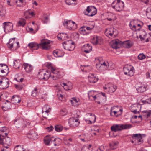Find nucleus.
<instances>
[{
    "label": "nucleus",
    "mask_w": 151,
    "mask_h": 151,
    "mask_svg": "<svg viewBox=\"0 0 151 151\" xmlns=\"http://www.w3.org/2000/svg\"><path fill=\"white\" fill-rule=\"evenodd\" d=\"M28 46L32 50H37L39 47L47 50L50 49L51 48L50 43L48 41L45 40L42 41L39 44L35 42H30L29 43Z\"/></svg>",
    "instance_id": "1"
},
{
    "label": "nucleus",
    "mask_w": 151,
    "mask_h": 151,
    "mask_svg": "<svg viewBox=\"0 0 151 151\" xmlns=\"http://www.w3.org/2000/svg\"><path fill=\"white\" fill-rule=\"evenodd\" d=\"M45 71L43 69L40 70L38 73V77L39 78L42 80H47L50 77L52 78V73L50 70Z\"/></svg>",
    "instance_id": "2"
},
{
    "label": "nucleus",
    "mask_w": 151,
    "mask_h": 151,
    "mask_svg": "<svg viewBox=\"0 0 151 151\" xmlns=\"http://www.w3.org/2000/svg\"><path fill=\"white\" fill-rule=\"evenodd\" d=\"M111 6L116 11L120 12L123 10L124 4L121 0H115L112 3Z\"/></svg>",
    "instance_id": "3"
},
{
    "label": "nucleus",
    "mask_w": 151,
    "mask_h": 151,
    "mask_svg": "<svg viewBox=\"0 0 151 151\" xmlns=\"http://www.w3.org/2000/svg\"><path fill=\"white\" fill-rule=\"evenodd\" d=\"M132 126V125L131 124H114L111 126V129L112 131L116 132L122 129L131 128Z\"/></svg>",
    "instance_id": "4"
},
{
    "label": "nucleus",
    "mask_w": 151,
    "mask_h": 151,
    "mask_svg": "<svg viewBox=\"0 0 151 151\" xmlns=\"http://www.w3.org/2000/svg\"><path fill=\"white\" fill-rule=\"evenodd\" d=\"M48 69L50 70L52 73V78L54 80H56L59 78H61L62 77L60 75L59 71L54 68L50 64L47 67Z\"/></svg>",
    "instance_id": "5"
},
{
    "label": "nucleus",
    "mask_w": 151,
    "mask_h": 151,
    "mask_svg": "<svg viewBox=\"0 0 151 151\" xmlns=\"http://www.w3.org/2000/svg\"><path fill=\"white\" fill-rule=\"evenodd\" d=\"M97 12V10L96 7L94 6H88L84 13L86 15L89 17H92L95 15Z\"/></svg>",
    "instance_id": "6"
},
{
    "label": "nucleus",
    "mask_w": 151,
    "mask_h": 151,
    "mask_svg": "<svg viewBox=\"0 0 151 151\" xmlns=\"http://www.w3.org/2000/svg\"><path fill=\"white\" fill-rule=\"evenodd\" d=\"M63 44L64 48L68 50L72 51L75 47L74 43L71 40H68L64 42Z\"/></svg>",
    "instance_id": "7"
},
{
    "label": "nucleus",
    "mask_w": 151,
    "mask_h": 151,
    "mask_svg": "<svg viewBox=\"0 0 151 151\" xmlns=\"http://www.w3.org/2000/svg\"><path fill=\"white\" fill-rule=\"evenodd\" d=\"M123 70L124 74L128 76H131L134 75V69L131 65H126L123 68Z\"/></svg>",
    "instance_id": "8"
},
{
    "label": "nucleus",
    "mask_w": 151,
    "mask_h": 151,
    "mask_svg": "<svg viewBox=\"0 0 151 151\" xmlns=\"http://www.w3.org/2000/svg\"><path fill=\"white\" fill-rule=\"evenodd\" d=\"M144 134H133L132 136V137L135 141V145H139L142 143L143 142L142 139V136H145Z\"/></svg>",
    "instance_id": "9"
},
{
    "label": "nucleus",
    "mask_w": 151,
    "mask_h": 151,
    "mask_svg": "<svg viewBox=\"0 0 151 151\" xmlns=\"http://www.w3.org/2000/svg\"><path fill=\"white\" fill-rule=\"evenodd\" d=\"M3 28L6 33L12 32L13 30V24L10 22H5L3 23Z\"/></svg>",
    "instance_id": "10"
},
{
    "label": "nucleus",
    "mask_w": 151,
    "mask_h": 151,
    "mask_svg": "<svg viewBox=\"0 0 151 151\" xmlns=\"http://www.w3.org/2000/svg\"><path fill=\"white\" fill-rule=\"evenodd\" d=\"M68 123L69 126L70 127L75 128L78 126L80 123V122L78 118L71 117L69 119Z\"/></svg>",
    "instance_id": "11"
},
{
    "label": "nucleus",
    "mask_w": 151,
    "mask_h": 151,
    "mask_svg": "<svg viewBox=\"0 0 151 151\" xmlns=\"http://www.w3.org/2000/svg\"><path fill=\"white\" fill-rule=\"evenodd\" d=\"M8 133H4L5 136L3 140V143L2 145L4 146L5 148L7 149L9 148V146L11 144V141L10 138L6 137L8 134Z\"/></svg>",
    "instance_id": "12"
},
{
    "label": "nucleus",
    "mask_w": 151,
    "mask_h": 151,
    "mask_svg": "<svg viewBox=\"0 0 151 151\" xmlns=\"http://www.w3.org/2000/svg\"><path fill=\"white\" fill-rule=\"evenodd\" d=\"M118 106H114L111 108L110 110V114L111 116H115L116 117L119 116V115H120L122 114V109H120L118 111H113L116 108H117Z\"/></svg>",
    "instance_id": "13"
},
{
    "label": "nucleus",
    "mask_w": 151,
    "mask_h": 151,
    "mask_svg": "<svg viewBox=\"0 0 151 151\" xmlns=\"http://www.w3.org/2000/svg\"><path fill=\"white\" fill-rule=\"evenodd\" d=\"M91 42L94 45H101L102 43V39L100 36L95 35L91 40Z\"/></svg>",
    "instance_id": "14"
},
{
    "label": "nucleus",
    "mask_w": 151,
    "mask_h": 151,
    "mask_svg": "<svg viewBox=\"0 0 151 151\" xmlns=\"http://www.w3.org/2000/svg\"><path fill=\"white\" fill-rule=\"evenodd\" d=\"M74 140L72 137H67L64 138L63 142L65 145L70 146H73L74 145Z\"/></svg>",
    "instance_id": "15"
},
{
    "label": "nucleus",
    "mask_w": 151,
    "mask_h": 151,
    "mask_svg": "<svg viewBox=\"0 0 151 151\" xmlns=\"http://www.w3.org/2000/svg\"><path fill=\"white\" fill-rule=\"evenodd\" d=\"M73 23H75V22L71 20H64L63 22V24L65 28L69 30H72Z\"/></svg>",
    "instance_id": "16"
},
{
    "label": "nucleus",
    "mask_w": 151,
    "mask_h": 151,
    "mask_svg": "<svg viewBox=\"0 0 151 151\" xmlns=\"http://www.w3.org/2000/svg\"><path fill=\"white\" fill-rule=\"evenodd\" d=\"M15 38L10 39L9 42L7 43V45L8 47L10 49H12L13 48V45L14 44H17V48H19V42H16L15 41Z\"/></svg>",
    "instance_id": "17"
},
{
    "label": "nucleus",
    "mask_w": 151,
    "mask_h": 151,
    "mask_svg": "<svg viewBox=\"0 0 151 151\" xmlns=\"http://www.w3.org/2000/svg\"><path fill=\"white\" fill-rule=\"evenodd\" d=\"M142 116L145 120L151 119V110H144L142 112Z\"/></svg>",
    "instance_id": "18"
},
{
    "label": "nucleus",
    "mask_w": 151,
    "mask_h": 151,
    "mask_svg": "<svg viewBox=\"0 0 151 151\" xmlns=\"http://www.w3.org/2000/svg\"><path fill=\"white\" fill-rule=\"evenodd\" d=\"M59 140V138H56L53 137H46L44 139V143L47 145H49L50 142L52 143L53 142L58 141Z\"/></svg>",
    "instance_id": "19"
},
{
    "label": "nucleus",
    "mask_w": 151,
    "mask_h": 151,
    "mask_svg": "<svg viewBox=\"0 0 151 151\" xmlns=\"http://www.w3.org/2000/svg\"><path fill=\"white\" fill-rule=\"evenodd\" d=\"M89 81L91 83H95L98 80V78L93 73L90 74L88 76Z\"/></svg>",
    "instance_id": "20"
},
{
    "label": "nucleus",
    "mask_w": 151,
    "mask_h": 151,
    "mask_svg": "<svg viewBox=\"0 0 151 151\" xmlns=\"http://www.w3.org/2000/svg\"><path fill=\"white\" fill-rule=\"evenodd\" d=\"M22 67L24 68L26 72L27 73L31 72L33 69L32 66L31 65L25 63H23Z\"/></svg>",
    "instance_id": "21"
},
{
    "label": "nucleus",
    "mask_w": 151,
    "mask_h": 151,
    "mask_svg": "<svg viewBox=\"0 0 151 151\" xmlns=\"http://www.w3.org/2000/svg\"><path fill=\"white\" fill-rule=\"evenodd\" d=\"M115 30H116V29H114L113 28H110L106 29L105 33L106 36L110 37L114 35Z\"/></svg>",
    "instance_id": "22"
},
{
    "label": "nucleus",
    "mask_w": 151,
    "mask_h": 151,
    "mask_svg": "<svg viewBox=\"0 0 151 151\" xmlns=\"http://www.w3.org/2000/svg\"><path fill=\"white\" fill-rule=\"evenodd\" d=\"M9 82L8 79L6 78L3 79V83L1 86L3 89H6L9 87Z\"/></svg>",
    "instance_id": "23"
},
{
    "label": "nucleus",
    "mask_w": 151,
    "mask_h": 151,
    "mask_svg": "<svg viewBox=\"0 0 151 151\" xmlns=\"http://www.w3.org/2000/svg\"><path fill=\"white\" fill-rule=\"evenodd\" d=\"M147 87V85L143 84H141L136 89L138 92H144L146 90Z\"/></svg>",
    "instance_id": "24"
},
{
    "label": "nucleus",
    "mask_w": 151,
    "mask_h": 151,
    "mask_svg": "<svg viewBox=\"0 0 151 151\" xmlns=\"http://www.w3.org/2000/svg\"><path fill=\"white\" fill-rule=\"evenodd\" d=\"M51 111V109L49 106L47 105H45L42 108V112L43 114H47L48 115V113Z\"/></svg>",
    "instance_id": "25"
},
{
    "label": "nucleus",
    "mask_w": 151,
    "mask_h": 151,
    "mask_svg": "<svg viewBox=\"0 0 151 151\" xmlns=\"http://www.w3.org/2000/svg\"><path fill=\"white\" fill-rule=\"evenodd\" d=\"M37 133H35L34 130H32L30 131L28 137L31 139H34L37 138Z\"/></svg>",
    "instance_id": "26"
},
{
    "label": "nucleus",
    "mask_w": 151,
    "mask_h": 151,
    "mask_svg": "<svg viewBox=\"0 0 151 151\" xmlns=\"http://www.w3.org/2000/svg\"><path fill=\"white\" fill-rule=\"evenodd\" d=\"M85 49L84 52L86 53L90 52L92 50V47L90 46L89 44H87L84 45Z\"/></svg>",
    "instance_id": "27"
},
{
    "label": "nucleus",
    "mask_w": 151,
    "mask_h": 151,
    "mask_svg": "<svg viewBox=\"0 0 151 151\" xmlns=\"http://www.w3.org/2000/svg\"><path fill=\"white\" fill-rule=\"evenodd\" d=\"M138 106H140L136 104L132 105L131 106V111L134 114L137 113L138 110L137 108H138Z\"/></svg>",
    "instance_id": "28"
},
{
    "label": "nucleus",
    "mask_w": 151,
    "mask_h": 151,
    "mask_svg": "<svg viewBox=\"0 0 151 151\" xmlns=\"http://www.w3.org/2000/svg\"><path fill=\"white\" fill-rule=\"evenodd\" d=\"M6 11L5 7L1 4H0V16H4L6 14Z\"/></svg>",
    "instance_id": "29"
},
{
    "label": "nucleus",
    "mask_w": 151,
    "mask_h": 151,
    "mask_svg": "<svg viewBox=\"0 0 151 151\" xmlns=\"http://www.w3.org/2000/svg\"><path fill=\"white\" fill-rule=\"evenodd\" d=\"M120 44L118 40L113 41L110 43L111 47L113 48L117 49L119 48L118 45Z\"/></svg>",
    "instance_id": "30"
},
{
    "label": "nucleus",
    "mask_w": 151,
    "mask_h": 151,
    "mask_svg": "<svg viewBox=\"0 0 151 151\" xmlns=\"http://www.w3.org/2000/svg\"><path fill=\"white\" fill-rule=\"evenodd\" d=\"M54 56L56 57H61L63 55V54L60 50H55L53 53Z\"/></svg>",
    "instance_id": "31"
},
{
    "label": "nucleus",
    "mask_w": 151,
    "mask_h": 151,
    "mask_svg": "<svg viewBox=\"0 0 151 151\" xmlns=\"http://www.w3.org/2000/svg\"><path fill=\"white\" fill-rule=\"evenodd\" d=\"M80 34L83 35H86L89 34L90 32L87 31L84 26L82 27L79 29Z\"/></svg>",
    "instance_id": "32"
},
{
    "label": "nucleus",
    "mask_w": 151,
    "mask_h": 151,
    "mask_svg": "<svg viewBox=\"0 0 151 151\" xmlns=\"http://www.w3.org/2000/svg\"><path fill=\"white\" fill-rule=\"evenodd\" d=\"M69 83H62V86L64 89L66 90H70L72 89V85L71 83L70 85H69Z\"/></svg>",
    "instance_id": "33"
},
{
    "label": "nucleus",
    "mask_w": 151,
    "mask_h": 151,
    "mask_svg": "<svg viewBox=\"0 0 151 151\" xmlns=\"http://www.w3.org/2000/svg\"><path fill=\"white\" fill-rule=\"evenodd\" d=\"M116 86L115 85H111L108 88V91L109 93H113L116 90Z\"/></svg>",
    "instance_id": "34"
},
{
    "label": "nucleus",
    "mask_w": 151,
    "mask_h": 151,
    "mask_svg": "<svg viewBox=\"0 0 151 151\" xmlns=\"http://www.w3.org/2000/svg\"><path fill=\"white\" fill-rule=\"evenodd\" d=\"M61 37H58V39H60V40H65L68 38L69 37L66 33H62L60 34Z\"/></svg>",
    "instance_id": "35"
},
{
    "label": "nucleus",
    "mask_w": 151,
    "mask_h": 151,
    "mask_svg": "<svg viewBox=\"0 0 151 151\" xmlns=\"http://www.w3.org/2000/svg\"><path fill=\"white\" fill-rule=\"evenodd\" d=\"M4 66H5V68L4 69H2V70H1V72L2 73H5L4 75H0V76H5L6 75V73H8V70L9 68H8V66L6 65V64H4Z\"/></svg>",
    "instance_id": "36"
},
{
    "label": "nucleus",
    "mask_w": 151,
    "mask_h": 151,
    "mask_svg": "<svg viewBox=\"0 0 151 151\" xmlns=\"http://www.w3.org/2000/svg\"><path fill=\"white\" fill-rule=\"evenodd\" d=\"M23 121L22 119H17L15 120L14 124L16 125V127L19 128V126H22V123Z\"/></svg>",
    "instance_id": "37"
},
{
    "label": "nucleus",
    "mask_w": 151,
    "mask_h": 151,
    "mask_svg": "<svg viewBox=\"0 0 151 151\" xmlns=\"http://www.w3.org/2000/svg\"><path fill=\"white\" fill-rule=\"evenodd\" d=\"M79 99H76L75 98H73L71 101V103L73 106H77L79 104L78 103Z\"/></svg>",
    "instance_id": "38"
},
{
    "label": "nucleus",
    "mask_w": 151,
    "mask_h": 151,
    "mask_svg": "<svg viewBox=\"0 0 151 151\" xmlns=\"http://www.w3.org/2000/svg\"><path fill=\"white\" fill-rule=\"evenodd\" d=\"M21 63L15 60L13 62V66L16 69H19Z\"/></svg>",
    "instance_id": "39"
},
{
    "label": "nucleus",
    "mask_w": 151,
    "mask_h": 151,
    "mask_svg": "<svg viewBox=\"0 0 151 151\" xmlns=\"http://www.w3.org/2000/svg\"><path fill=\"white\" fill-rule=\"evenodd\" d=\"M38 87H35L32 91L31 96L33 97L36 96L38 93Z\"/></svg>",
    "instance_id": "40"
},
{
    "label": "nucleus",
    "mask_w": 151,
    "mask_h": 151,
    "mask_svg": "<svg viewBox=\"0 0 151 151\" xmlns=\"http://www.w3.org/2000/svg\"><path fill=\"white\" fill-rule=\"evenodd\" d=\"M26 24V21L24 19H20L18 23V26H24Z\"/></svg>",
    "instance_id": "41"
},
{
    "label": "nucleus",
    "mask_w": 151,
    "mask_h": 151,
    "mask_svg": "<svg viewBox=\"0 0 151 151\" xmlns=\"http://www.w3.org/2000/svg\"><path fill=\"white\" fill-rule=\"evenodd\" d=\"M89 114L91 116H92V118L93 120V121H92V120H89L88 121V124H92L93 123L95 122L96 121V116L94 114H93L92 113H89Z\"/></svg>",
    "instance_id": "42"
},
{
    "label": "nucleus",
    "mask_w": 151,
    "mask_h": 151,
    "mask_svg": "<svg viewBox=\"0 0 151 151\" xmlns=\"http://www.w3.org/2000/svg\"><path fill=\"white\" fill-rule=\"evenodd\" d=\"M55 130L57 132H60L63 129V127L60 125H57L55 127Z\"/></svg>",
    "instance_id": "43"
},
{
    "label": "nucleus",
    "mask_w": 151,
    "mask_h": 151,
    "mask_svg": "<svg viewBox=\"0 0 151 151\" xmlns=\"http://www.w3.org/2000/svg\"><path fill=\"white\" fill-rule=\"evenodd\" d=\"M15 87L18 90H22L23 88L24 85L19 84V85L15 84Z\"/></svg>",
    "instance_id": "44"
},
{
    "label": "nucleus",
    "mask_w": 151,
    "mask_h": 151,
    "mask_svg": "<svg viewBox=\"0 0 151 151\" xmlns=\"http://www.w3.org/2000/svg\"><path fill=\"white\" fill-rule=\"evenodd\" d=\"M49 20L48 17L46 15H44L42 19V21L43 23L47 24V23Z\"/></svg>",
    "instance_id": "45"
},
{
    "label": "nucleus",
    "mask_w": 151,
    "mask_h": 151,
    "mask_svg": "<svg viewBox=\"0 0 151 151\" xmlns=\"http://www.w3.org/2000/svg\"><path fill=\"white\" fill-rule=\"evenodd\" d=\"M124 45L126 48H129L132 46V44L131 42H126L124 43Z\"/></svg>",
    "instance_id": "46"
},
{
    "label": "nucleus",
    "mask_w": 151,
    "mask_h": 151,
    "mask_svg": "<svg viewBox=\"0 0 151 151\" xmlns=\"http://www.w3.org/2000/svg\"><path fill=\"white\" fill-rule=\"evenodd\" d=\"M117 144V143L115 142H112L111 143H109V146L110 147L111 149H114L115 148V146Z\"/></svg>",
    "instance_id": "47"
},
{
    "label": "nucleus",
    "mask_w": 151,
    "mask_h": 151,
    "mask_svg": "<svg viewBox=\"0 0 151 151\" xmlns=\"http://www.w3.org/2000/svg\"><path fill=\"white\" fill-rule=\"evenodd\" d=\"M139 35L145 37L147 35V34L145 31L144 29H142L140 30L139 32Z\"/></svg>",
    "instance_id": "48"
},
{
    "label": "nucleus",
    "mask_w": 151,
    "mask_h": 151,
    "mask_svg": "<svg viewBox=\"0 0 151 151\" xmlns=\"http://www.w3.org/2000/svg\"><path fill=\"white\" fill-rule=\"evenodd\" d=\"M96 91H91L88 92V96L89 98L91 97H92L95 94H94L95 92H96Z\"/></svg>",
    "instance_id": "49"
},
{
    "label": "nucleus",
    "mask_w": 151,
    "mask_h": 151,
    "mask_svg": "<svg viewBox=\"0 0 151 151\" xmlns=\"http://www.w3.org/2000/svg\"><path fill=\"white\" fill-rule=\"evenodd\" d=\"M145 58V56L143 53L139 54L138 56V58L140 60H143Z\"/></svg>",
    "instance_id": "50"
},
{
    "label": "nucleus",
    "mask_w": 151,
    "mask_h": 151,
    "mask_svg": "<svg viewBox=\"0 0 151 151\" xmlns=\"http://www.w3.org/2000/svg\"><path fill=\"white\" fill-rule=\"evenodd\" d=\"M142 99H146L147 100V104H151V97L149 99L148 98V96H145L142 98Z\"/></svg>",
    "instance_id": "51"
},
{
    "label": "nucleus",
    "mask_w": 151,
    "mask_h": 151,
    "mask_svg": "<svg viewBox=\"0 0 151 151\" xmlns=\"http://www.w3.org/2000/svg\"><path fill=\"white\" fill-rule=\"evenodd\" d=\"M84 27L87 30V31L89 32L90 33L91 31L93 28L94 26L93 25H92L90 27Z\"/></svg>",
    "instance_id": "52"
},
{
    "label": "nucleus",
    "mask_w": 151,
    "mask_h": 151,
    "mask_svg": "<svg viewBox=\"0 0 151 151\" xmlns=\"http://www.w3.org/2000/svg\"><path fill=\"white\" fill-rule=\"evenodd\" d=\"M76 0H66V3L67 4L71 5L73 4V2Z\"/></svg>",
    "instance_id": "53"
},
{
    "label": "nucleus",
    "mask_w": 151,
    "mask_h": 151,
    "mask_svg": "<svg viewBox=\"0 0 151 151\" xmlns=\"http://www.w3.org/2000/svg\"><path fill=\"white\" fill-rule=\"evenodd\" d=\"M15 149H17L16 150H15V151H20V149H23V146H21V145H17L16 146Z\"/></svg>",
    "instance_id": "54"
},
{
    "label": "nucleus",
    "mask_w": 151,
    "mask_h": 151,
    "mask_svg": "<svg viewBox=\"0 0 151 151\" xmlns=\"http://www.w3.org/2000/svg\"><path fill=\"white\" fill-rule=\"evenodd\" d=\"M8 129V128L6 127H2L0 129V131L3 133L6 132Z\"/></svg>",
    "instance_id": "55"
},
{
    "label": "nucleus",
    "mask_w": 151,
    "mask_h": 151,
    "mask_svg": "<svg viewBox=\"0 0 151 151\" xmlns=\"http://www.w3.org/2000/svg\"><path fill=\"white\" fill-rule=\"evenodd\" d=\"M97 151H106L105 147L104 146H101L99 147L97 150Z\"/></svg>",
    "instance_id": "56"
},
{
    "label": "nucleus",
    "mask_w": 151,
    "mask_h": 151,
    "mask_svg": "<svg viewBox=\"0 0 151 151\" xmlns=\"http://www.w3.org/2000/svg\"><path fill=\"white\" fill-rule=\"evenodd\" d=\"M60 114L62 116H64L66 115L67 114V110L65 109H63L60 111Z\"/></svg>",
    "instance_id": "57"
},
{
    "label": "nucleus",
    "mask_w": 151,
    "mask_h": 151,
    "mask_svg": "<svg viewBox=\"0 0 151 151\" xmlns=\"http://www.w3.org/2000/svg\"><path fill=\"white\" fill-rule=\"evenodd\" d=\"M137 26L133 24L132 25V29L134 31H136L137 30L139 31L140 28H139L138 29H137Z\"/></svg>",
    "instance_id": "58"
},
{
    "label": "nucleus",
    "mask_w": 151,
    "mask_h": 151,
    "mask_svg": "<svg viewBox=\"0 0 151 151\" xmlns=\"http://www.w3.org/2000/svg\"><path fill=\"white\" fill-rule=\"evenodd\" d=\"M4 135L3 134H0V144H2L3 143V140Z\"/></svg>",
    "instance_id": "59"
},
{
    "label": "nucleus",
    "mask_w": 151,
    "mask_h": 151,
    "mask_svg": "<svg viewBox=\"0 0 151 151\" xmlns=\"http://www.w3.org/2000/svg\"><path fill=\"white\" fill-rule=\"evenodd\" d=\"M72 30H74L77 28V24L75 22L73 23Z\"/></svg>",
    "instance_id": "60"
},
{
    "label": "nucleus",
    "mask_w": 151,
    "mask_h": 151,
    "mask_svg": "<svg viewBox=\"0 0 151 151\" xmlns=\"http://www.w3.org/2000/svg\"><path fill=\"white\" fill-rule=\"evenodd\" d=\"M53 127L52 126L47 128L48 131L49 132L52 131L53 130Z\"/></svg>",
    "instance_id": "61"
},
{
    "label": "nucleus",
    "mask_w": 151,
    "mask_h": 151,
    "mask_svg": "<svg viewBox=\"0 0 151 151\" xmlns=\"http://www.w3.org/2000/svg\"><path fill=\"white\" fill-rule=\"evenodd\" d=\"M89 150V148L87 147L83 148L81 149V151H88Z\"/></svg>",
    "instance_id": "62"
},
{
    "label": "nucleus",
    "mask_w": 151,
    "mask_h": 151,
    "mask_svg": "<svg viewBox=\"0 0 151 151\" xmlns=\"http://www.w3.org/2000/svg\"><path fill=\"white\" fill-rule=\"evenodd\" d=\"M59 139V140L58 141H55L54 142H53V143L55 146H57V145H58V142H59V141H60V139Z\"/></svg>",
    "instance_id": "63"
},
{
    "label": "nucleus",
    "mask_w": 151,
    "mask_h": 151,
    "mask_svg": "<svg viewBox=\"0 0 151 151\" xmlns=\"http://www.w3.org/2000/svg\"><path fill=\"white\" fill-rule=\"evenodd\" d=\"M101 65H103L104 66H106L107 68H108V66H109L108 63H107V64L105 62H104L102 64H101Z\"/></svg>",
    "instance_id": "64"
}]
</instances>
